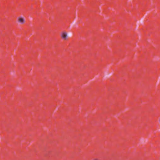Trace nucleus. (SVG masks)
Listing matches in <instances>:
<instances>
[{
	"label": "nucleus",
	"mask_w": 160,
	"mask_h": 160,
	"mask_svg": "<svg viewBox=\"0 0 160 160\" xmlns=\"http://www.w3.org/2000/svg\"><path fill=\"white\" fill-rule=\"evenodd\" d=\"M18 21L21 24H23L25 22V19L24 17H19L18 18Z\"/></svg>",
	"instance_id": "f257e3e1"
},
{
	"label": "nucleus",
	"mask_w": 160,
	"mask_h": 160,
	"mask_svg": "<svg viewBox=\"0 0 160 160\" xmlns=\"http://www.w3.org/2000/svg\"><path fill=\"white\" fill-rule=\"evenodd\" d=\"M61 37L64 40H66L67 38V34L66 32H63L61 33Z\"/></svg>",
	"instance_id": "f03ea898"
},
{
	"label": "nucleus",
	"mask_w": 160,
	"mask_h": 160,
	"mask_svg": "<svg viewBox=\"0 0 160 160\" xmlns=\"http://www.w3.org/2000/svg\"><path fill=\"white\" fill-rule=\"evenodd\" d=\"M93 160H98V159L97 158L94 159Z\"/></svg>",
	"instance_id": "7ed1b4c3"
}]
</instances>
